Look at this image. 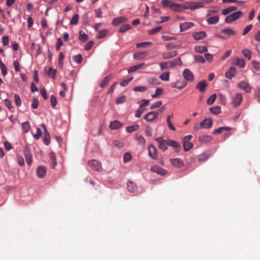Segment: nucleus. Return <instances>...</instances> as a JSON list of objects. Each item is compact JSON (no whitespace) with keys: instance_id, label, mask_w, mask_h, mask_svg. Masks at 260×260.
Wrapping results in <instances>:
<instances>
[{"instance_id":"nucleus-1","label":"nucleus","mask_w":260,"mask_h":260,"mask_svg":"<svg viewBox=\"0 0 260 260\" xmlns=\"http://www.w3.org/2000/svg\"><path fill=\"white\" fill-rule=\"evenodd\" d=\"M204 6V4L202 2L186 3L185 5H182V11L186 9L193 10L196 9L203 8Z\"/></svg>"},{"instance_id":"nucleus-2","label":"nucleus","mask_w":260,"mask_h":260,"mask_svg":"<svg viewBox=\"0 0 260 260\" xmlns=\"http://www.w3.org/2000/svg\"><path fill=\"white\" fill-rule=\"evenodd\" d=\"M242 14L241 11L234 12L226 16L224 21L227 23H231L239 19L242 16Z\"/></svg>"},{"instance_id":"nucleus-3","label":"nucleus","mask_w":260,"mask_h":260,"mask_svg":"<svg viewBox=\"0 0 260 260\" xmlns=\"http://www.w3.org/2000/svg\"><path fill=\"white\" fill-rule=\"evenodd\" d=\"M191 138V135H187L183 138V144L185 151H189L193 147V144L190 142Z\"/></svg>"},{"instance_id":"nucleus-4","label":"nucleus","mask_w":260,"mask_h":260,"mask_svg":"<svg viewBox=\"0 0 260 260\" xmlns=\"http://www.w3.org/2000/svg\"><path fill=\"white\" fill-rule=\"evenodd\" d=\"M243 100V96L241 93H237L232 98V104L234 107L236 108L241 105Z\"/></svg>"},{"instance_id":"nucleus-5","label":"nucleus","mask_w":260,"mask_h":260,"mask_svg":"<svg viewBox=\"0 0 260 260\" xmlns=\"http://www.w3.org/2000/svg\"><path fill=\"white\" fill-rule=\"evenodd\" d=\"M182 75L184 80L187 82H192L194 81V75L188 69L184 70Z\"/></svg>"},{"instance_id":"nucleus-6","label":"nucleus","mask_w":260,"mask_h":260,"mask_svg":"<svg viewBox=\"0 0 260 260\" xmlns=\"http://www.w3.org/2000/svg\"><path fill=\"white\" fill-rule=\"evenodd\" d=\"M88 165L92 170L100 172L102 170V165L100 161L95 159L89 160Z\"/></svg>"},{"instance_id":"nucleus-7","label":"nucleus","mask_w":260,"mask_h":260,"mask_svg":"<svg viewBox=\"0 0 260 260\" xmlns=\"http://www.w3.org/2000/svg\"><path fill=\"white\" fill-rule=\"evenodd\" d=\"M155 140L158 143V147L163 151L167 149V146L168 145V139L164 140L161 137H157L155 139Z\"/></svg>"},{"instance_id":"nucleus-8","label":"nucleus","mask_w":260,"mask_h":260,"mask_svg":"<svg viewBox=\"0 0 260 260\" xmlns=\"http://www.w3.org/2000/svg\"><path fill=\"white\" fill-rule=\"evenodd\" d=\"M24 154L27 165L30 166L32 164V155L30 153V148L28 146H26L24 150Z\"/></svg>"},{"instance_id":"nucleus-9","label":"nucleus","mask_w":260,"mask_h":260,"mask_svg":"<svg viewBox=\"0 0 260 260\" xmlns=\"http://www.w3.org/2000/svg\"><path fill=\"white\" fill-rule=\"evenodd\" d=\"M237 87L241 89L244 90L247 93L250 92L252 90V87L249 85V84L243 81L238 83L237 84Z\"/></svg>"},{"instance_id":"nucleus-10","label":"nucleus","mask_w":260,"mask_h":260,"mask_svg":"<svg viewBox=\"0 0 260 260\" xmlns=\"http://www.w3.org/2000/svg\"><path fill=\"white\" fill-rule=\"evenodd\" d=\"M158 113L155 112H150L148 113L144 117V119L148 122L152 121L158 117Z\"/></svg>"},{"instance_id":"nucleus-11","label":"nucleus","mask_w":260,"mask_h":260,"mask_svg":"<svg viewBox=\"0 0 260 260\" xmlns=\"http://www.w3.org/2000/svg\"><path fill=\"white\" fill-rule=\"evenodd\" d=\"M41 125L43 127L44 131V136L43 139L44 143L46 145H48L50 141L49 134L47 131L46 125L43 123H42Z\"/></svg>"},{"instance_id":"nucleus-12","label":"nucleus","mask_w":260,"mask_h":260,"mask_svg":"<svg viewBox=\"0 0 260 260\" xmlns=\"http://www.w3.org/2000/svg\"><path fill=\"white\" fill-rule=\"evenodd\" d=\"M187 84L186 82H181L177 81L175 82L171 83V87L172 88H175L179 89H182L186 86Z\"/></svg>"},{"instance_id":"nucleus-13","label":"nucleus","mask_w":260,"mask_h":260,"mask_svg":"<svg viewBox=\"0 0 260 260\" xmlns=\"http://www.w3.org/2000/svg\"><path fill=\"white\" fill-rule=\"evenodd\" d=\"M168 146L176 149L177 152H179L181 148V145L178 142L171 139H168Z\"/></svg>"},{"instance_id":"nucleus-14","label":"nucleus","mask_w":260,"mask_h":260,"mask_svg":"<svg viewBox=\"0 0 260 260\" xmlns=\"http://www.w3.org/2000/svg\"><path fill=\"white\" fill-rule=\"evenodd\" d=\"M172 165L177 168H180L184 166L183 161L181 158H174L170 159Z\"/></svg>"},{"instance_id":"nucleus-15","label":"nucleus","mask_w":260,"mask_h":260,"mask_svg":"<svg viewBox=\"0 0 260 260\" xmlns=\"http://www.w3.org/2000/svg\"><path fill=\"white\" fill-rule=\"evenodd\" d=\"M151 170L155 173H156L160 175H165L167 172L165 170L161 168L160 167L157 165L152 166L151 168Z\"/></svg>"},{"instance_id":"nucleus-16","label":"nucleus","mask_w":260,"mask_h":260,"mask_svg":"<svg viewBox=\"0 0 260 260\" xmlns=\"http://www.w3.org/2000/svg\"><path fill=\"white\" fill-rule=\"evenodd\" d=\"M149 154L150 156L154 159L157 158V150L153 145H151L148 148Z\"/></svg>"},{"instance_id":"nucleus-17","label":"nucleus","mask_w":260,"mask_h":260,"mask_svg":"<svg viewBox=\"0 0 260 260\" xmlns=\"http://www.w3.org/2000/svg\"><path fill=\"white\" fill-rule=\"evenodd\" d=\"M207 35L205 31H201L194 32L192 34L193 38L196 40H199L204 39Z\"/></svg>"},{"instance_id":"nucleus-18","label":"nucleus","mask_w":260,"mask_h":260,"mask_svg":"<svg viewBox=\"0 0 260 260\" xmlns=\"http://www.w3.org/2000/svg\"><path fill=\"white\" fill-rule=\"evenodd\" d=\"M194 23L192 22H184L180 24V28L181 31H185L194 26Z\"/></svg>"},{"instance_id":"nucleus-19","label":"nucleus","mask_w":260,"mask_h":260,"mask_svg":"<svg viewBox=\"0 0 260 260\" xmlns=\"http://www.w3.org/2000/svg\"><path fill=\"white\" fill-rule=\"evenodd\" d=\"M127 21V18L125 17H119L115 18L113 19L112 21V24L113 25H118L122 23H124Z\"/></svg>"},{"instance_id":"nucleus-20","label":"nucleus","mask_w":260,"mask_h":260,"mask_svg":"<svg viewBox=\"0 0 260 260\" xmlns=\"http://www.w3.org/2000/svg\"><path fill=\"white\" fill-rule=\"evenodd\" d=\"M199 141L202 143L210 142L212 140V137L209 135H202L199 137Z\"/></svg>"},{"instance_id":"nucleus-21","label":"nucleus","mask_w":260,"mask_h":260,"mask_svg":"<svg viewBox=\"0 0 260 260\" xmlns=\"http://www.w3.org/2000/svg\"><path fill=\"white\" fill-rule=\"evenodd\" d=\"M235 73L236 68L234 67H231L229 71L225 72V76L227 78L231 79L235 76Z\"/></svg>"},{"instance_id":"nucleus-22","label":"nucleus","mask_w":260,"mask_h":260,"mask_svg":"<svg viewBox=\"0 0 260 260\" xmlns=\"http://www.w3.org/2000/svg\"><path fill=\"white\" fill-rule=\"evenodd\" d=\"M127 188L128 191L130 192H134L137 189L136 184L131 181L127 182Z\"/></svg>"},{"instance_id":"nucleus-23","label":"nucleus","mask_w":260,"mask_h":260,"mask_svg":"<svg viewBox=\"0 0 260 260\" xmlns=\"http://www.w3.org/2000/svg\"><path fill=\"white\" fill-rule=\"evenodd\" d=\"M207 84L205 80H202L196 86V88L200 92H204L205 90Z\"/></svg>"},{"instance_id":"nucleus-24","label":"nucleus","mask_w":260,"mask_h":260,"mask_svg":"<svg viewBox=\"0 0 260 260\" xmlns=\"http://www.w3.org/2000/svg\"><path fill=\"white\" fill-rule=\"evenodd\" d=\"M219 17L217 15L210 17L207 19L206 21L208 24H215L219 21Z\"/></svg>"},{"instance_id":"nucleus-25","label":"nucleus","mask_w":260,"mask_h":260,"mask_svg":"<svg viewBox=\"0 0 260 260\" xmlns=\"http://www.w3.org/2000/svg\"><path fill=\"white\" fill-rule=\"evenodd\" d=\"M122 126V123L117 120H115L110 123L109 127L112 129H117Z\"/></svg>"},{"instance_id":"nucleus-26","label":"nucleus","mask_w":260,"mask_h":260,"mask_svg":"<svg viewBox=\"0 0 260 260\" xmlns=\"http://www.w3.org/2000/svg\"><path fill=\"white\" fill-rule=\"evenodd\" d=\"M212 120L210 119H205L202 121V124H203V127L206 128H209L212 125Z\"/></svg>"},{"instance_id":"nucleus-27","label":"nucleus","mask_w":260,"mask_h":260,"mask_svg":"<svg viewBox=\"0 0 260 260\" xmlns=\"http://www.w3.org/2000/svg\"><path fill=\"white\" fill-rule=\"evenodd\" d=\"M148 55L147 52L144 51L142 52H138L134 54V58L135 59H141L145 58Z\"/></svg>"},{"instance_id":"nucleus-28","label":"nucleus","mask_w":260,"mask_h":260,"mask_svg":"<svg viewBox=\"0 0 260 260\" xmlns=\"http://www.w3.org/2000/svg\"><path fill=\"white\" fill-rule=\"evenodd\" d=\"M46 172V168L43 166L39 167L37 169L38 176L40 178L43 177Z\"/></svg>"},{"instance_id":"nucleus-29","label":"nucleus","mask_w":260,"mask_h":260,"mask_svg":"<svg viewBox=\"0 0 260 260\" xmlns=\"http://www.w3.org/2000/svg\"><path fill=\"white\" fill-rule=\"evenodd\" d=\"M182 5L181 4H177L174 3H172L171 6V9L175 12H180L182 11Z\"/></svg>"},{"instance_id":"nucleus-30","label":"nucleus","mask_w":260,"mask_h":260,"mask_svg":"<svg viewBox=\"0 0 260 260\" xmlns=\"http://www.w3.org/2000/svg\"><path fill=\"white\" fill-rule=\"evenodd\" d=\"M231 129L232 128L231 127H228V126L219 127L218 128L215 129L213 132V134H220L223 130L229 131L231 130Z\"/></svg>"},{"instance_id":"nucleus-31","label":"nucleus","mask_w":260,"mask_h":260,"mask_svg":"<svg viewBox=\"0 0 260 260\" xmlns=\"http://www.w3.org/2000/svg\"><path fill=\"white\" fill-rule=\"evenodd\" d=\"M194 49L196 52L200 53L206 52L208 50L207 48L206 47L202 46H196L194 47Z\"/></svg>"},{"instance_id":"nucleus-32","label":"nucleus","mask_w":260,"mask_h":260,"mask_svg":"<svg viewBox=\"0 0 260 260\" xmlns=\"http://www.w3.org/2000/svg\"><path fill=\"white\" fill-rule=\"evenodd\" d=\"M144 64H145L144 63H141L134 66L132 67L131 68H130L129 69H128V70H127L128 72L129 73L134 72L137 71V70L142 68L144 66Z\"/></svg>"},{"instance_id":"nucleus-33","label":"nucleus","mask_w":260,"mask_h":260,"mask_svg":"<svg viewBox=\"0 0 260 260\" xmlns=\"http://www.w3.org/2000/svg\"><path fill=\"white\" fill-rule=\"evenodd\" d=\"M221 32L226 34L228 36H235L236 35L235 31L232 29L227 28L223 29L221 30Z\"/></svg>"},{"instance_id":"nucleus-34","label":"nucleus","mask_w":260,"mask_h":260,"mask_svg":"<svg viewBox=\"0 0 260 260\" xmlns=\"http://www.w3.org/2000/svg\"><path fill=\"white\" fill-rule=\"evenodd\" d=\"M135 140L138 143L141 145L144 146L146 143V141L144 137L141 135H137L135 137Z\"/></svg>"},{"instance_id":"nucleus-35","label":"nucleus","mask_w":260,"mask_h":260,"mask_svg":"<svg viewBox=\"0 0 260 260\" xmlns=\"http://www.w3.org/2000/svg\"><path fill=\"white\" fill-rule=\"evenodd\" d=\"M237 7H234V6L230 7L225 9H223L222 10V13L223 15H226L230 13L231 12L237 10Z\"/></svg>"},{"instance_id":"nucleus-36","label":"nucleus","mask_w":260,"mask_h":260,"mask_svg":"<svg viewBox=\"0 0 260 260\" xmlns=\"http://www.w3.org/2000/svg\"><path fill=\"white\" fill-rule=\"evenodd\" d=\"M49 157L51 161V166L54 168L56 165V157L54 153L53 152L50 153Z\"/></svg>"},{"instance_id":"nucleus-37","label":"nucleus","mask_w":260,"mask_h":260,"mask_svg":"<svg viewBox=\"0 0 260 260\" xmlns=\"http://www.w3.org/2000/svg\"><path fill=\"white\" fill-rule=\"evenodd\" d=\"M234 63L235 65L239 66L240 68H244L245 66V60L241 58H237L235 60V62Z\"/></svg>"},{"instance_id":"nucleus-38","label":"nucleus","mask_w":260,"mask_h":260,"mask_svg":"<svg viewBox=\"0 0 260 260\" xmlns=\"http://www.w3.org/2000/svg\"><path fill=\"white\" fill-rule=\"evenodd\" d=\"M139 127L140 126L139 124H135L134 125H131L126 127V129L128 133H132L134 131L138 130L139 128Z\"/></svg>"},{"instance_id":"nucleus-39","label":"nucleus","mask_w":260,"mask_h":260,"mask_svg":"<svg viewBox=\"0 0 260 260\" xmlns=\"http://www.w3.org/2000/svg\"><path fill=\"white\" fill-rule=\"evenodd\" d=\"M181 61L180 58H177L173 61L168 62L169 63V68H174L177 64L181 63Z\"/></svg>"},{"instance_id":"nucleus-40","label":"nucleus","mask_w":260,"mask_h":260,"mask_svg":"<svg viewBox=\"0 0 260 260\" xmlns=\"http://www.w3.org/2000/svg\"><path fill=\"white\" fill-rule=\"evenodd\" d=\"M110 80H111V76H106L102 81V82H101V83L100 84V86L102 88H104L109 82Z\"/></svg>"},{"instance_id":"nucleus-41","label":"nucleus","mask_w":260,"mask_h":260,"mask_svg":"<svg viewBox=\"0 0 260 260\" xmlns=\"http://www.w3.org/2000/svg\"><path fill=\"white\" fill-rule=\"evenodd\" d=\"M170 73L169 72H167L162 73L159 76V78L162 80L165 81H168L170 80Z\"/></svg>"},{"instance_id":"nucleus-42","label":"nucleus","mask_w":260,"mask_h":260,"mask_svg":"<svg viewBox=\"0 0 260 260\" xmlns=\"http://www.w3.org/2000/svg\"><path fill=\"white\" fill-rule=\"evenodd\" d=\"M209 111L214 114H218L221 112L220 107L219 106H216L211 107Z\"/></svg>"},{"instance_id":"nucleus-43","label":"nucleus","mask_w":260,"mask_h":260,"mask_svg":"<svg viewBox=\"0 0 260 260\" xmlns=\"http://www.w3.org/2000/svg\"><path fill=\"white\" fill-rule=\"evenodd\" d=\"M132 27L129 24H124L122 25L119 29V31L121 33H123L128 30L131 29Z\"/></svg>"},{"instance_id":"nucleus-44","label":"nucleus","mask_w":260,"mask_h":260,"mask_svg":"<svg viewBox=\"0 0 260 260\" xmlns=\"http://www.w3.org/2000/svg\"><path fill=\"white\" fill-rule=\"evenodd\" d=\"M79 15L77 14H75L73 17L72 18L70 24L71 25H77L78 23V20H79Z\"/></svg>"},{"instance_id":"nucleus-45","label":"nucleus","mask_w":260,"mask_h":260,"mask_svg":"<svg viewBox=\"0 0 260 260\" xmlns=\"http://www.w3.org/2000/svg\"><path fill=\"white\" fill-rule=\"evenodd\" d=\"M176 55V52L173 51L172 52L165 53L162 55V57L165 59H169L175 56Z\"/></svg>"},{"instance_id":"nucleus-46","label":"nucleus","mask_w":260,"mask_h":260,"mask_svg":"<svg viewBox=\"0 0 260 260\" xmlns=\"http://www.w3.org/2000/svg\"><path fill=\"white\" fill-rule=\"evenodd\" d=\"M242 54L245 57H247L248 60H250L252 57L251 55V52L248 49H245L243 50L242 51Z\"/></svg>"},{"instance_id":"nucleus-47","label":"nucleus","mask_w":260,"mask_h":260,"mask_svg":"<svg viewBox=\"0 0 260 260\" xmlns=\"http://www.w3.org/2000/svg\"><path fill=\"white\" fill-rule=\"evenodd\" d=\"M216 98V94H212L207 100V104L209 105H211L213 104L215 101Z\"/></svg>"},{"instance_id":"nucleus-48","label":"nucleus","mask_w":260,"mask_h":260,"mask_svg":"<svg viewBox=\"0 0 260 260\" xmlns=\"http://www.w3.org/2000/svg\"><path fill=\"white\" fill-rule=\"evenodd\" d=\"M56 70H54L52 68H49L48 72V76L53 79L55 78Z\"/></svg>"},{"instance_id":"nucleus-49","label":"nucleus","mask_w":260,"mask_h":260,"mask_svg":"<svg viewBox=\"0 0 260 260\" xmlns=\"http://www.w3.org/2000/svg\"><path fill=\"white\" fill-rule=\"evenodd\" d=\"M88 39V36L82 32V31H80L79 32V40L83 42H85Z\"/></svg>"},{"instance_id":"nucleus-50","label":"nucleus","mask_w":260,"mask_h":260,"mask_svg":"<svg viewBox=\"0 0 260 260\" xmlns=\"http://www.w3.org/2000/svg\"><path fill=\"white\" fill-rule=\"evenodd\" d=\"M163 90L160 88H156L155 92L154 94L151 95L153 98H156L162 94Z\"/></svg>"},{"instance_id":"nucleus-51","label":"nucleus","mask_w":260,"mask_h":260,"mask_svg":"<svg viewBox=\"0 0 260 260\" xmlns=\"http://www.w3.org/2000/svg\"><path fill=\"white\" fill-rule=\"evenodd\" d=\"M107 30H106V29L101 30L98 32V34L96 36V38L99 39L103 38L107 35Z\"/></svg>"},{"instance_id":"nucleus-52","label":"nucleus","mask_w":260,"mask_h":260,"mask_svg":"<svg viewBox=\"0 0 260 260\" xmlns=\"http://www.w3.org/2000/svg\"><path fill=\"white\" fill-rule=\"evenodd\" d=\"M194 61L198 63H204L205 61V60L204 58L200 55H196L194 56Z\"/></svg>"},{"instance_id":"nucleus-53","label":"nucleus","mask_w":260,"mask_h":260,"mask_svg":"<svg viewBox=\"0 0 260 260\" xmlns=\"http://www.w3.org/2000/svg\"><path fill=\"white\" fill-rule=\"evenodd\" d=\"M152 44V43L149 42H145L142 43H138L136 45V47L137 48H146L148 47L149 45Z\"/></svg>"},{"instance_id":"nucleus-54","label":"nucleus","mask_w":260,"mask_h":260,"mask_svg":"<svg viewBox=\"0 0 260 260\" xmlns=\"http://www.w3.org/2000/svg\"><path fill=\"white\" fill-rule=\"evenodd\" d=\"M126 97L125 95H122V96L119 97L116 100V102H115L116 104L119 105V104L124 103L126 100Z\"/></svg>"},{"instance_id":"nucleus-55","label":"nucleus","mask_w":260,"mask_h":260,"mask_svg":"<svg viewBox=\"0 0 260 260\" xmlns=\"http://www.w3.org/2000/svg\"><path fill=\"white\" fill-rule=\"evenodd\" d=\"M22 128L23 129V131L25 133H27L29 131V128H30V125H29V122H23L22 124Z\"/></svg>"},{"instance_id":"nucleus-56","label":"nucleus","mask_w":260,"mask_h":260,"mask_svg":"<svg viewBox=\"0 0 260 260\" xmlns=\"http://www.w3.org/2000/svg\"><path fill=\"white\" fill-rule=\"evenodd\" d=\"M132 159V155L129 152L125 153L123 155V161L124 163L129 161Z\"/></svg>"},{"instance_id":"nucleus-57","label":"nucleus","mask_w":260,"mask_h":260,"mask_svg":"<svg viewBox=\"0 0 260 260\" xmlns=\"http://www.w3.org/2000/svg\"><path fill=\"white\" fill-rule=\"evenodd\" d=\"M170 119H171V116H170V115L168 116L167 118L168 126L170 129H171L172 131H175L176 128L174 126V125L172 124V123H171Z\"/></svg>"},{"instance_id":"nucleus-58","label":"nucleus","mask_w":260,"mask_h":260,"mask_svg":"<svg viewBox=\"0 0 260 260\" xmlns=\"http://www.w3.org/2000/svg\"><path fill=\"white\" fill-rule=\"evenodd\" d=\"M208 158V155L205 153H202L198 157V161L199 162H203L206 160Z\"/></svg>"},{"instance_id":"nucleus-59","label":"nucleus","mask_w":260,"mask_h":260,"mask_svg":"<svg viewBox=\"0 0 260 260\" xmlns=\"http://www.w3.org/2000/svg\"><path fill=\"white\" fill-rule=\"evenodd\" d=\"M14 97L16 105L18 107L21 106L22 102L19 95L17 93H15L14 94Z\"/></svg>"},{"instance_id":"nucleus-60","label":"nucleus","mask_w":260,"mask_h":260,"mask_svg":"<svg viewBox=\"0 0 260 260\" xmlns=\"http://www.w3.org/2000/svg\"><path fill=\"white\" fill-rule=\"evenodd\" d=\"M64 58V55L63 52H60L58 56V65L60 68H62L63 66V60Z\"/></svg>"},{"instance_id":"nucleus-61","label":"nucleus","mask_w":260,"mask_h":260,"mask_svg":"<svg viewBox=\"0 0 260 260\" xmlns=\"http://www.w3.org/2000/svg\"><path fill=\"white\" fill-rule=\"evenodd\" d=\"M83 58L81 54H78L73 56V60L77 63H80L82 61Z\"/></svg>"},{"instance_id":"nucleus-62","label":"nucleus","mask_w":260,"mask_h":260,"mask_svg":"<svg viewBox=\"0 0 260 260\" xmlns=\"http://www.w3.org/2000/svg\"><path fill=\"white\" fill-rule=\"evenodd\" d=\"M133 79V77H130L126 80H123L122 81H121L120 83V85L121 86H126V85H128V84L131 81H132Z\"/></svg>"},{"instance_id":"nucleus-63","label":"nucleus","mask_w":260,"mask_h":260,"mask_svg":"<svg viewBox=\"0 0 260 260\" xmlns=\"http://www.w3.org/2000/svg\"><path fill=\"white\" fill-rule=\"evenodd\" d=\"M161 5L164 7H169L171 8V4L172 2L170 0H162L161 2Z\"/></svg>"},{"instance_id":"nucleus-64","label":"nucleus","mask_w":260,"mask_h":260,"mask_svg":"<svg viewBox=\"0 0 260 260\" xmlns=\"http://www.w3.org/2000/svg\"><path fill=\"white\" fill-rule=\"evenodd\" d=\"M122 146H123V145L121 142H120L118 141H116V140L113 141V142L111 144V146L113 148H116V147L121 148L122 147Z\"/></svg>"}]
</instances>
